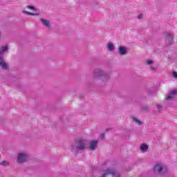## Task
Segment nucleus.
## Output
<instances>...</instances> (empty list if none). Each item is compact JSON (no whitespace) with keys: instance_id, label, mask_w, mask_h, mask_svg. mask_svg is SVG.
Wrapping results in <instances>:
<instances>
[{"instance_id":"3","label":"nucleus","mask_w":177,"mask_h":177,"mask_svg":"<svg viewBox=\"0 0 177 177\" xmlns=\"http://www.w3.org/2000/svg\"><path fill=\"white\" fill-rule=\"evenodd\" d=\"M167 169L161 163H157L153 167V174L155 175H165Z\"/></svg>"},{"instance_id":"12","label":"nucleus","mask_w":177,"mask_h":177,"mask_svg":"<svg viewBox=\"0 0 177 177\" xmlns=\"http://www.w3.org/2000/svg\"><path fill=\"white\" fill-rule=\"evenodd\" d=\"M40 21L43 26L45 27H50V22L48 19H45L44 18L40 19Z\"/></svg>"},{"instance_id":"25","label":"nucleus","mask_w":177,"mask_h":177,"mask_svg":"<svg viewBox=\"0 0 177 177\" xmlns=\"http://www.w3.org/2000/svg\"><path fill=\"white\" fill-rule=\"evenodd\" d=\"M148 95H153V93H152V92L149 91V92H148Z\"/></svg>"},{"instance_id":"13","label":"nucleus","mask_w":177,"mask_h":177,"mask_svg":"<svg viewBox=\"0 0 177 177\" xmlns=\"http://www.w3.org/2000/svg\"><path fill=\"white\" fill-rule=\"evenodd\" d=\"M140 149L143 153H146V151L149 150V146H147L146 144H142L141 145Z\"/></svg>"},{"instance_id":"16","label":"nucleus","mask_w":177,"mask_h":177,"mask_svg":"<svg viewBox=\"0 0 177 177\" xmlns=\"http://www.w3.org/2000/svg\"><path fill=\"white\" fill-rule=\"evenodd\" d=\"M141 110L142 111H149V106L147 105H142Z\"/></svg>"},{"instance_id":"20","label":"nucleus","mask_w":177,"mask_h":177,"mask_svg":"<svg viewBox=\"0 0 177 177\" xmlns=\"http://www.w3.org/2000/svg\"><path fill=\"white\" fill-rule=\"evenodd\" d=\"M28 9H31L32 10H36L35 7L32 6H27Z\"/></svg>"},{"instance_id":"21","label":"nucleus","mask_w":177,"mask_h":177,"mask_svg":"<svg viewBox=\"0 0 177 177\" xmlns=\"http://www.w3.org/2000/svg\"><path fill=\"white\" fill-rule=\"evenodd\" d=\"M153 63H154V62H153V60H151V59L147 60V64L149 65L153 64Z\"/></svg>"},{"instance_id":"19","label":"nucleus","mask_w":177,"mask_h":177,"mask_svg":"<svg viewBox=\"0 0 177 177\" xmlns=\"http://www.w3.org/2000/svg\"><path fill=\"white\" fill-rule=\"evenodd\" d=\"M157 109H158V113H160L161 112V109H162V106H161L160 104H158L157 105Z\"/></svg>"},{"instance_id":"18","label":"nucleus","mask_w":177,"mask_h":177,"mask_svg":"<svg viewBox=\"0 0 177 177\" xmlns=\"http://www.w3.org/2000/svg\"><path fill=\"white\" fill-rule=\"evenodd\" d=\"M133 120L138 124V125H142V121L138 120L136 118H133Z\"/></svg>"},{"instance_id":"8","label":"nucleus","mask_w":177,"mask_h":177,"mask_svg":"<svg viewBox=\"0 0 177 177\" xmlns=\"http://www.w3.org/2000/svg\"><path fill=\"white\" fill-rule=\"evenodd\" d=\"M99 143V141L97 140H92L89 143V147L91 150H96V147H97V144Z\"/></svg>"},{"instance_id":"14","label":"nucleus","mask_w":177,"mask_h":177,"mask_svg":"<svg viewBox=\"0 0 177 177\" xmlns=\"http://www.w3.org/2000/svg\"><path fill=\"white\" fill-rule=\"evenodd\" d=\"M22 12H23V13L29 15V16H39V14H38V13H32V12H30L26 11V10H23Z\"/></svg>"},{"instance_id":"1","label":"nucleus","mask_w":177,"mask_h":177,"mask_svg":"<svg viewBox=\"0 0 177 177\" xmlns=\"http://www.w3.org/2000/svg\"><path fill=\"white\" fill-rule=\"evenodd\" d=\"M94 78L97 80H102L104 82H106L110 80V75L107 74L102 69H95L93 73Z\"/></svg>"},{"instance_id":"11","label":"nucleus","mask_w":177,"mask_h":177,"mask_svg":"<svg viewBox=\"0 0 177 177\" xmlns=\"http://www.w3.org/2000/svg\"><path fill=\"white\" fill-rule=\"evenodd\" d=\"M8 50L9 48L8 47V46H1L0 48V57H3V53H5V52H8Z\"/></svg>"},{"instance_id":"27","label":"nucleus","mask_w":177,"mask_h":177,"mask_svg":"<svg viewBox=\"0 0 177 177\" xmlns=\"http://www.w3.org/2000/svg\"><path fill=\"white\" fill-rule=\"evenodd\" d=\"M151 70H154V68L151 67Z\"/></svg>"},{"instance_id":"9","label":"nucleus","mask_w":177,"mask_h":177,"mask_svg":"<svg viewBox=\"0 0 177 177\" xmlns=\"http://www.w3.org/2000/svg\"><path fill=\"white\" fill-rule=\"evenodd\" d=\"M0 66L1 68H3V70H8L9 68V66L6 64L5 61L3 60V57H0Z\"/></svg>"},{"instance_id":"24","label":"nucleus","mask_w":177,"mask_h":177,"mask_svg":"<svg viewBox=\"0 0 177 177\" xmlns=\"http://www.w3.org/2000/svg\"><path fill=\"white\" fill-rule=\"evenodd\" d=\"M105 136H106V135L104 133H102L100 138L101 140H103V139H104Z\"/></svg>"},{"instance_id":"10","label":"nucleus","mask_w":177,"mask_h":177,"mask_svg":"<svg viewBox=\"0 0 177 177\" xmlns=\"http://www.w3.org/2000/svg\"><path fill=\"white\" fill-rule=\"evenodd\" d=\"M164 37L169 42V44L174 41V37L168 32L164 33Z\"/></svg>"},{"instance_id":"26","label":"nucleus","mask_w":177,"mask_h":177,"mask_svg":"<svg viewBox=\"0 0 177 177\" xmlns=\"http://www.w3.org/2000/svg\"><path fill=\"white\" fill-rule=\"evenodd\" d=\"M109 129H106V132H109Z\"/></svg>"},{"instance_id":"7","label":"nucleus","mask_w":177,"mask_h":177,"mask_svg":"<svg viewBox=\"0 0 177 177\" xmlns=\"http://www.w3.org/2000/svg\"><path fill=\"white\" fill-rule=\"evenodd\" d=\"M177 95V90H172L167 97V100H174L175 99V96Z\"/></svg>"},{"instance_id":"15","label":"nucleus","mask_w":177,"mask_h":177,"mask_svg":"<svg viewBox=\"0 0 177 177\" xmlns=\"http://www.w3.org/2000/svg\"><path fill=\"white\" fill-rule=\"evenodd\" d=\"M108 49L110 50V52H113L114 50V44H113L111 42L108 43Z\"/></svg>"},{"instance_id":"6","label":"nucleus","mask_w":177,"mask_h":177,"mask_svg":"<svg viewBox=\"0 0 177 177\" xmlns=\"http://www.w3.org/2000/svg\"><path fill=\"white\" fill-rule=\"evenodd\" d=\"M118 53L120 56H124L128 53V50L125 48V46H120L118 48Z\"/></svg>"},{"instance_id":"5","label":"nucleus","mask_w":177,"mask_h":177,"mask_svg":"<svg viewBox=\"0 0 177 177\" xmlns=\"http://www.w3.org/2000/svg\"><path fill=\"white\" fill-rule=\"evenodd\" d=\"M28 160V154L24 153H18L17 161L18 164H24Z\"/></svg>"},{"instance_id":"17","label":"nucleus","mask_w":177,"mask_h":177,"mask_svg":"<svg viewBox=\"0 0 177 177\" xmlns=\"http://www.w3.org/2000/svg\"><path fill=\"white\" fill-rule=\"evenodd\" d=\"M0 165H2L3 167H8L9 165V162L3 160V162H0Z\"/></svg>"},{"instance_id":"2","label":"nucleus","mask_w":177,"mask_h":177,"mask_svg":"<svg viewBox=\"0 0 177 177\" xmlns=\"http://www.w3.org/2000/svg\"><path fill=\"white\" fill-rule=\"evenodd\" d=\"M75 145H72L71 147V151H75V154H77V151L80 150H85V140L81 138L76 139L75 140Z\"/></svg>"},{"instance_id":"4","label":"nucleus","mask_w":177,"mask_h":177,"mask_svg":"<svg viewBox=\"0 0 177 177\" xmlns=\"http://www.w3.org/2000/svg\"><path fill=\"white\" fill-rule=\"evenodd\" d=\"M108 175H112L113 177H120L121 174L117 172L114 169L108 168L104 171V174L101 177H106Z\"/></svg>"},{"instance_id":"22","label":"nucleus","mask_w":177,"mask_h":177,"mask_svg":"<svg viewBox=\"0 0 177 177\" xmlns=\"http://www.w3.org/2000/svg\"><path fill=\"white\" fill-rule=\"evenodd\" d=\"M173 77H174V78H177V72H176V71H174V72H173Z\"/></svg>"},{"instance_id":"23","label":"nucleus","mask_w":177,"mask_h":177,"mask_svg":"<svg viewBox=\"0 0 177 177\" xmlns=\"http://www.w3.org/2000/svg\"><path fill=\"white\" fill-rule=\"evenodd\" d=\"M138 19H139L140 20L143 19V15L142 14H140L138 16Z\"/></svg>"}]
</instances>
